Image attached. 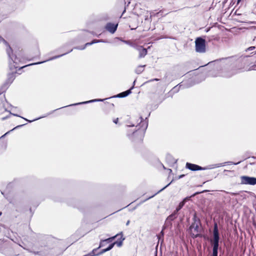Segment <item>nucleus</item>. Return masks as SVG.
Here are the masks:
<instances>
[{
  "label": "nucleus",
  "mask_w": 256,
  "mask_h": 256,
  "mask_svg": "<svg viewBox=\"0 0 256 256\" xmlns=\"http://www.w3.org/2000/svg\"><path fill=\"white\" fill-rule=\"evenodd\" d=\"M249 57V56L246 55L242 56L236 60L233 58L224 59L223 66L218 76L228 78L246 70L245 67L248 64Z\"/></svg>",
  "instance_id": "obj_1"
},
{
  "label": "nucleus",
  "mask_w": 256,
  "mask_h": 256,
  "mask_svg": "<svg viewBox=\"0 0 256 256\" xmlns=\"http://www.w3.org/2000/svg\"><path fill=\"white\" fill-rule=\"evenodd\" d=\"M140 122L134 124V123L127 124L128 127H134V130H128L127 131L126 136L132 142H141L144 137L145 132L148 128V124L147 122H142V119L140 117Z\"/></svg>",
  "instance_id": "obj_2"
},
{
  "label": "nucleus",
  "mask_w": 256,
  "mask_h": 256,
  "mask_svg": "<svg viewBox=\"0 0 256 256\" xmlns=\"http://www.w3.org/2000/svg\"><path fill=\"white\" fill-rule=\"evenodd\" d=\"M2 42L7 46L6 50L7 54L9 58V68L10 70L16 69L18 68L16 65L20 62V60L13 54L12 50L7 42L2 36H0V42Z\"/></svg>",
  "instance_id": "obj_3"
},
{
  "label": "nucleus",
  "mask_w": 256,
  "mask_h": 256,
  "mask_svg": "<svg viewBox=\"0 0 256 256\" xmlns=\"http://www.w3.org/2000/svg\"><path fill=\"white\" fill-rule=\"evenodd\" d=\"M2 42L7 46L6 50L7 54L9 58V68L10 70L16 69L18 68L16 65L20 62V60L13 54L12 50L7 42L2 36H0V42Z\"/></svg>",
  "instance_id": "obj_4"
},
{
  "label": "nucleus",
  "mask_w": 256,
  "mask_h": 256,
  "mask_svg": "<svg viewBox=\"0 0 256 256\" xmlns=\"http://www.w3.org/2000/svg\"><path fill=\"white\" fill-rule=\"evenodd\" d=\"M240 163V162H238L236 163H234L232 162H227L224 163H220L208 165L206 167H202L196 164H193L189 162H186V168L192 171H196V170H210L216 168H219L220 166H224L226 164H234V165L238 164Z\"/></svg>",
  "instance_id": "obj_5"
},
{
  "label": "nucleus",
  "mask_w": 256,
  "mask_h": 256,
  "mask_svg": "<svg viewBox=\"0 0 256 256\" xmlns=\"http://www.w3.org/2000/svg\"><path fill=\"white\" fill-rule=\"evenodd\" d=\"M220 233L218 228V225L216 222L214 223L213 230V238L211 240V244L212 246H220Z\"/></svg>",
  "instance_id": "obj_6"
},
{
  "label": "nucleus",
  "mask_w": 256,
  "mask_h": 256,
  "mask_svg": "<svg viewBox=\"0 0 256 256\" xmlns=\"http://www.w3.org/2000/svg\"><path fill=\"white\" fill-rule=\"evenodd\" d=\"M196 51L199 53H204L206 52V40L202 38L199 37L196 38L195 40Z\"/></svg>",
  "instance_id": "obj_7"
},
{
  "label": "nucleus",
  "mask_w": 256,
  "mask_h": 256,
  "mask_svg": "<svg viewBox=\"0 0 256 256\" xmlns=\"http://www.w3.org/2000/svg\"><path fill=\"white\" fill-rule=\"evenodd\" d=\"M200 224H192L190 226L189 230L190 231L192 238H194L200 236V234H199L200 232L199 226Z\"/></svg>",
  "instance_id": "obj_8"
},
{
  "label": "nucleus",
  "mask_w": 256,
  "mask_h": 256,
  "mask_svg": "<svg viewBox=\"0 0 256 256\" xmlns=\"http://www.w3.org/2000/svg\"><path fill=\"white\" fill-rule=\"evenodd\" d=\"M241 184H242L256 185V178L244 176L240 177Z\"/></svg>",
  "instance_id": "obj_9"
},
{
  "label": "nucleus",
  "mask_w": 256,
  "mask_h": 256,
  "mask_svg": "<svg viewBox=\"0 0 256 256\" xmlns=\"http://www.w3.org/2000/svg\"><path fill=\"white\" fill-rule=\"evenodd\" d=\"M192 85H190V86H184V84H182L181 83L180 84H179L178 85L174 86L168 93V96H171L172 97V96L176 94V93H177L179 90H180V88H188V87H190V86H192Z\"/></svg>",
  "instance_id": "obj_10"
},
{
  "label": "nucleus",
  "mask_w": 256,
  "mask_h": 256,
  "mask_svg": "<svg viewBox=\"0 0 256 256\" xmlns=\"http://www.w3.org/2000/svg\"><path fill=\"white\" fill-rule=\"evenodd\" d=\"M104 100H105V99H94V100H88V101H86V102H78V103H76V104H70L68 106L60 108H66V107H67V106H73L80 105V104H86L91 103V102H103ZM59 110V108H57V109H56V110L51 112H50L48 114H52L54 112V111H56V110Z\"/></svg>",
  "instance_id": "obj_11"
},
{
  "label": "nucleus",
  "mask_w": 256,
  "mask_h": 256,
  "mask_svg": "<svg viewBox=\"0 0 256 256\" xmlns=\"http://www.w3.org/2000/svg\"><path fill=\"white\" fill-rule=\"evenodd\" d=\"M72 49L70 50L69 51L63 54H60V55H58V56H53V57H52L50 58L48 60H44V61H43V62H35V63H34V64H28L26 66H22L20 68V69H22V68H24L26 66H32V65H35V64H42V63H44L46 62H47V61H49V60H55L56 58H59L60 57H62V56L72 52Z\"/></svg>",
  "instance_id": "obj_12"
},
{
  "label": "nucleus",
  "mask_w": 256,
  "mask_h": 256,
  "mask_svg": "<svg viewBox=\"0 0 256 256\" xmlns=\"http://www.w3.org/2000/svg\"><path fill=\"white\" fill-rule=\"evenodd\" d=\"M134 48L139 52V58H144L147 54V50L144 48L142 46L134 45Z\"/></svg>",
  "instance_id": "obj_13"
},
{
  "label": "nucleus",
  "mask_w": 256,
  "mask_h": 256,
  "mask_svg": "<svg viewBox=\"0 0 256 256\" xmlns=\"http://www.w3.org/2000/svg\"><path fill=\"white\" fill-rule=\"evenodd\" d=\"M118 236L119 234H117L114 236L110 237L105 240H101L100 242L99 246L98 248L104 247L108 244L111 243Z\"/></svg>",
  "instance_id": "obj_14"
},
{
  "label": "nucleus",
  "mask_w": 256,
  "mask_h": 256,
  "mask_svg": "<svg viewBox=\"0 0 256 256\" xmlns=\"http://www.w3.org/2000/svg\"><path fill=\"white\" fill-rule=\"evenodd\" d=\"M118 24L108 22L105 26V29L111 34H114L117 30Z\"/></svg>",
  "instance_id": "obj_15"
},
{
  "label": "nucleus",
  "mask_w": 256,
  "mask_h": 256,
  "mask_svg": "<svg viewBox=\"0 0 256 256\" xmlns=\"http://www.w3.org/2000/svg\"><path fill=\"white\" fill-rule=\"evenodd\" d=\"M15 73L11 72L9 73L8 74L7 79L5 82L2 84V86H6V88L8 89L10 84L13 82L14 80L15 79Z\"/></svg>",
  "instance_id": "obj_16"
},
{
  "label": "nucleus",
  "mask_w": 256,
  "mask_h": 256,
  "mask_svg": "<svg viewBox=\"0 0 256 256\" xmlns=\"http://www.w3.org/2000/svg\"><path fill=\"white\" fill-rule=\"evenodd\" d=\"M100 42H104V41L102 40H94L90 42L86 43L85 44L84 46H76V47H75L74 48L80 50H83L86 48V46H90L92 44Z\"/></svg>",
  "instance_id": "obj_17"
},
{
  "label": "nucleus",
  "mask_w": 256,
  "mask_h": 256,
  "mask_svg": "<svg viewBox=\"0 0 256 256\" xmlns=\"http://www.w3.org/2000/svg\"><path fill=\"white\" fill-rule=\"evenodd\" d=\"M133 88H134V86H132L130 89L127 90H126L124 92H120V93L118 94L117 95H116V96H112V98H122L126 97V96H128V95H129L130 94L132 93V90Z\"/></svg>",
  "instance_id": "obj_18"
},
{
  "label": "nucleus",
  "mask_w": 256,
  "mask_h": 256,
  "mask_svg": "<svg viewBox=\"0 0 256 256\" xmlns=\"http://www.w3.org/2000/svg\"><path fill=\"white\" fill-rule=\"evenodd\" d=\"M166 162L170 166H172L177 162V160H176L170 154H166Z\"/></svg>",
  "instance_id": "obj_19"
},
{
  "label": "nucleus",
  "mask_w": 256,
  "mask_h": 256,
  "mask_svg": "<svg viewBox=\"0 0 256 256\" xmlns=\"http://www.w3.org/2000/svg\"><path fill=\"white\" fill-rule=\"evenodd\" d=\"M177 218L176 216H175L173 214H170L166 218V224H169L170 226L172 225V222L175 220Z\"/></svg>",
  "instance_id": "obj_20"
},
{
  "label": "nucleus",
  "mask_w": 256,
  "mask_h": 256,
  "mask_svg": "<svg viewBox=\"0 0 256 256\" xmlns=\"http://www.w3.org/2000/svg\"><path fill=\"white\" fill-rule=\"evenodd\" d=\"M120 238L118 239L117 241H116L111 244H114V246L116 244L118 246L120 247L122 246V242L124 240V238H122V232L120 233Z\"/></svg>",
  "instance_id": "obj_21"
},
{
  "label": "nucleus",
  "mask_w": 256,
  "mask_h": 256,
  "mask_svg": "<svg viewBox=\"0 0 256 256\" xmlns=\"http://www.w3.org/2000/svg\"><path fill=\"white\" fill-rule=\"evenodd\" d=\"M114 247V244H110L108 248H104L101 250L100 252L98 253V254H102L110 250L111 249H112Z\"/></svg>",
  "instance_id": "obj_22"
},
{
  "label": "nucleus",
  "mask_w": 256,
  "mask_h": 256,
  "mask_svg": "<svg viewBox=\"0 0 256 256\" xmlns=\"http://www.w3.org/2000/svg\"><path fill=\"white\" fill-rule=\"evenodd\" d=\"M193 222L192 224H201L200 220L199 218L196 216V213L195 212L192 218Z\"/></svg>",
  "instance_id": "obj_23"
},
{
  "label": "nucleus",
  "mask_w": 256,
  "mask_h": 256,
  "mask_svg": "<svg viewBox=\"0 0 256 256\" xmlns=\"http://www.w3.org/2000/svg\"><path fill=\"white\" fill-rule=\"evenodd\" d=\"M220 248L219 246H212V256H218V249H220Z\"/></svg>",
  "instance_id": "obj_24"
},
{
  "label": "nucleus",
  "mask_w": 256,
  "mask_h": 256,
  "mask_svg": "<svg viewBox=\"0 0 256 256\" xmlns=\"http://www.w3.org/2000/svg\"><path fill=\"white\" fill-rule=\"evenodd\" d=\"M146 66V65L139 66L136 69L135 72L137 74H141L144 70V68Z\"/></svg>",
  "instance_id": "obj_25"
},
{
  "label": "nucleus",
  "mask_w": 256,
  "mask_h": 256,
  "mask_svg": "<svg viewBox=\"0 0 256 256\" xmlns=\"http://www.w3.org/2000/svg\"><path fill=\"white\" fill-rule=\"evenodd\" d=\"M250 51H253L252 52L250 53L251 54H256V46H250V47H249L246 50V52H250Z\"/></svg>",
  "instance_id": "obj_26"
},
{
  "label": "nucleus",
  "mask_w": 256,
  "mask_h": 256,
  "mask_svg": "<svg viewBox=\"0 0 256 256\" xmlns=\"http://www.w3.org/2000/svg\"><path fill=\"white\" fill-rule=\"evenodd\" d=\"M24 126V124H21V125H19V126H16L15 128H12V130H10V131L6 132L5 134H4V135H2L0 138H4V136L8 134H9L10 132L18 128H20V127H22Z\"/></svg>",
  "instance_id": "obj_27"
},
{
  "label": "nucleus",
  "mask_w": 256,
  "mask_h": 256,
  "mask_svg": "<svg viewBox=\"0 0 256 256\" xmlns=\"http://www.w3.org/2000/svg\"><path fill=\"white\" fill-rule=\"evenodd\" d=\"M172 181L170 182L166 186H165L164 187L162 188L161 190H160L159 191H158L155 194H154L153 196L149 197L148 198H147L146 200H148L149 198H152L153 196H156V194H158V193L160 192H162V190H163L164 189H165L166 187H168L169 185H170V184L172 182Z\"/></svg>",
  "instance_id": "obj_28"
},
{
  "label": "nucleus",
  "mask_w": 256,
  "mask_h": 256,
  "mask_svg": "<svg viewBox=\"0 0 256 256\" xmlns=\"http://www.w3.org/2000/svg\"><path fill=\"white\" fill-rule=\"evenodd\" d=\"M6 90H7L6 86V85H5V86L2 85L0 87V95L2 94H3L4 92H6Z\"/></svg>",
  "instance_id": "obj_29"
},
{
  "label": "nucleus",
  "mask_w": 256,
  "mask_h": 256,
  "mask_svg": "<svg viewBox=\"0 0 256 256\" xmlns=\"http://www.w3.org/2000/svg\"><path fill=\"white\" fill-rule=\"evenodd\" d=\"M10 114H12V115L14 116H18V117H20V118H22L24 119V120H26V121H28V122H33V121H34V120H38V119H39V118H38L35 119V120H27V119H26V118H23V117H22V116H20L19 115H18V114H12V113H11V112H10Z\"/></svg>",
  "instance_id": "obj_30"
},
{
  "label": "nucleus",
  "mask_w": 256,
  "mask_h": 256,
  "mask_svg": "<svg viewBox=\"0 0 256 256\" xmlns=\"http://www.w3.org/2000/svg\"><path fill=\"white\" fill-rule=\"evenodd\" d=\"M184 202H180L178 206L176 207V209L178 210H180L182 207L184 206Z\"/></svg>",
  "instance_id": "obj_31"
},
{
  "label": "nucleus",
  "mask_w": 256,
  "mask_h": 256,
  "mask_svg": "<svg viewBox=\"0 0 256 256\" xmlns=\"http://www.w3.org/2000/svg\"><path fill=\"white\" fill-rule=\"evenodd\" d=\"M98 248H94L92 251V252L90 253L92 254V256H98L100 255V254H98V253L96 254V252L98 250Z\"/></svg>",
  "instance_id": "obj_32"
},
{
  "label": "nucleus",
  "mask_w": 256,
  "mask_h": 256,
  "mask_svg": "<svg viewBox=\"0 0 256 256\" xmlns=\"http://www.w3.org/2000/svg\"><path fill=\"white\" fill-rule=\"evenodd\" d=\"M190 197H186V198H184L182 201V202H184V204H185L186 202L188 200H190Z\"/></svg>",
  "instance_id": "obj_33"
},
{
  "label": "nucleus",
  "mask_w": 256,
  "mask_h": 256,
  "mask_svg": "<svg viewBox=\"0 0 256 256\" xmlns=\"http://www.w3.org/2000/svg\"><path fill=\"white\" fill-rule=\"evenodd\" d=\"M246 0H237V4H239L242 3L241 4H243Z\"/></svg>",
  "instance_id": "obj_34"
},
{
  "label": "nucleus",
  "mask_w": 256,
  "mask_h": 256,
  "mask_svg": "<svg viewBox=\"0 0 256 256\" xmlns=\"http://www.w3.org/2000/svg\"><path fill=\"white\" fill-rule=\"evenodd\" d=\"M180 210H178L176 209L172 214H174L175 216H178V212Z\"/></svg>",
  "instance_id": "obj_35"
},
{
  "label": "nucleus",
  "mask_w": 256,
  "mask_h": 256,
  "mask_svg": "<svg viewBox=\"0 0 256 256\" xmlns=\"http://www.w3.org/2000/svg\"><path fill=\"white\" fill-rule=\"evenodd\" d=\"M118 118H116V119L114 120L113 122H114V124H116L118 122Z\"/></svg>",
  "instance_id": "obj_36"
},
{
  "label": "nucleus",
  "mask_w": 256,
  "mask_h": 256,
  "mask_svg": "<svg viewBox=\"0 0 256 256\" xmlns=\"http://www.w3.org/2000/svg\"><path fill=\"white\" fill-rule=\"evenodd\" d=\"M184 176H185L184 174H181L178 176V179L182 178H184Z\"/></svg>",
  "instance_id": "obj_37"
},
{
  "label": "nucleus",
  "mask_w": 256,
  "mask_h": 256,
  "mask_svg": "<svg viewBox=\"0 0 256 256\" xmlns=\"http://www.w3.org/2000/svg\"><path fill=\"white\" fill-rule=\"evenodd\" d=\"M140 116L139 118V119L140 120H140H141V119H140ZM141 118H142V116H141ZM142 122H144V119H143V118H142ZM139 122V120H138V122H136L134 123V124H138V123L140 124V122Z\"/></svg>",
  "instance_id": "obj_38"
},
{
  "label": "nucleus",
  "mask_w": 256,
  "mask_h": 256,
  "mask_svg": "<svg viewBox=\"0 0 256 256\" xmlns=\"http://www.w3.org/2000/svg\"><path fill=\"white\" fill-rule=\"evenodd\" d=\"M230 194L231 195H232V196H236V195H238V193H235V192H231V193H230Z\"/></svg>",
  "instance_id": "obj_39"
},
{
  "label": "nucleus",
  "mask_w": 256,
  "mask_h": 256,
  "mask_svg": "<svg viewBox=\"0 0 256 256\" xmlns=\"http://www.w3.org/2000/svg\"><path fill=\"white\" fill-rule=\"evenodd\" d=\"M130 220H128V221L126 222V226H128V225L129 224H130Z\"/></svg>",
  "instance_id": "obj_40"
},
{
  "label": "nucleus",
  "mask_w": 256,
  "mask_h": 256,
  "mask_svg": "<svg viewBox=\"0 0 256 256\" xmlns=\"http://www.w3.org/2000/svg\"><path fill=\"white\" fill-rule=\"evenodd\" d=\"M159 80V79L158 78H154V79L152 80H156V81H158Z\"/></svg>",
  "instance_id": "obj_41"
},
{
  "label": "nucleus",
  "mask_w": 256,
  "mask_h": 256,
  "mask_svg": "<svg viewBox=\"0 0 256 256\" xmlns=\"http://www.w3.org/2000/svg\"><path fill=\"white\" fill-rule=\"evenodd\" d=\"M168 170L170 172V173H171L172 172V170L171 169H168Z\"/></svg>",
  "instance_id": "obj_42"
},
{
  "label": "nucleus",
  "mask_w": 256,
  "mask_h": 256,
  "mask_svg": "<svg viewBox=\"0 0 256 256\" xmlns=\"http://www.w3.org/2000/svg\"><path fill=\"white\" fill-rule=\"evenodd\" d=\"M12 240L13 242H14L15 243H17V244H18V242H17L16 241L14 240H12Z\"/></svg>",
  "instance_id": "obj_43"
},
{
  "label": "nucleus",
  "mask_w": 256,
  "mask_h": 256,
  "mask_svg": "<svg viewBox=\"0 0 256 256\" xmlns=\"http://www.w3.org/2000/svg\"><path fill=\"white\" fill-rule=\"evenodd\" d=\"M135 82H136V80L134 82H133V86H134V84H135Z\"/></svg>",
  "instance_id": "obj_44"
},
{
  "label": "nucleus",
  "mask_w": 256,
  "mask_h": 256,
  "mask_svg": "<svg viewBox=\"0 0 256 256\" xmlns=\"http://www.w3.org/2000/svg\"><path fill=\"white\" fill-rule=\"evenodd\" d=\"M124 42L125 43H126V44H128V42H127V41H124Z\"/></svg>",
  "instance_id": "obj_45"
},
{
  "label": "nucleus",
  "mask_w": 256,
  "mask_h": 256,
  "mask_svg": "<svg viewBox=\"0 0 256 256\" xmlns=\"http://www.w3.org/2000/svg\"><path fill=\"white\" fill-rule=\"evenodd\" d=\"M28 230H30L32 231V230H30V228L29 226H28Z\"/></svg>",
  "instance_id": "obj_46"
},
{
  "label": "nucleus",
  "mask_w": 256,
  "mask_h": 256,
  "mask_svg": "<svg viewBox=\"0 0 256 256\" xmlns=\"http://www.w3.org/2000/svg\"><path fill=\"white\" fill-rule=\"evenodd\" d=\"M2 212H0V216L2 215Z\"/></svg>",
  "instance_id": "obj_47"
},
{
  "label": "nucleus",
  "mask_w": 256,
  "mask_h": 256,
  "mask_svg": "<svg viewBox=\"0 0 256 256\" xmlns=\"http://www.w3.org/2000/svg\"><path fill=\"white\" fill-rule=\"evenodd\" d=\"M196 194H193L192 196H194L196 195Z\"/></svg>",
  "instance_id": "obj_48"
},
{
  "label": "nucleus",
  "mask_w": 256,
  "mask_h": 256,
  "mask_svg": "<svg viewBox=\"0 0 256 256\" xmlns=\"http://www.w3.org/2000/svg\"><path fill=\"white\" fill-rule=\"evenodd\" d=\"M163 168H164V169H166V168H165V166H163Z\"/></svg>",
  "instance_id": "obj_49"
},
{
  "label": "nucleus",
  "mask_w": 256,
  "mask_h": 256,
  "mask_svg": "<svg viewBox=\"0 0 256 256\" xmlns=\"http://www.w3.org/2000/svg\"><path fill=\"white\" fill-rule=\"evenodd\" d=\"M24 226L26 227V226H24H24H23V227H24Z\"/></svg>",
  "instance_id": "obj_50"
},
{
  "label": "nucleus",
  "mask_w": 256,
  "mask_h": 256,
  "mask_svg": "<svg viewBox=\"0 0 256 256\" xmlns=\"http://www.w3.org/2000/svg\"><path fill=\"white\" fill-rule=\"evenodd\" d=\"M19 244L20 246H21L20 244Z\"/></svg>",
  "instance_id": "obj_51"
},
{
  "label": "nucleus",
  "mask_w": 256,
  "mask_h": 256,
  "mask_svg": "<svg viewBox=\"0 0 256 256\" xmlns=\"http://www.w3.org/2000/svg\"><path fill=\"white\" fill-rule=\"evenodd\" d=\"M22 248H24V249H25V248H24V246H22Z\"/></svg>",
  "instance_id": "obj_52"
},
{
  "label": "nucleus",
  "mask_w": 256,
  "mask_h": 256,
  "mask_svg": "<svg viewBox=\"0 0 256 256\" xmlns=\"http://www.w3.org/2000/svg\"><path fill=\"white\" fill-rule=\"evenodd\" d=\"M22 248H24V249H25V248H24V246H22Z\"/></svg>",
  "instance_id": "obj_53"
}]
</instances>
